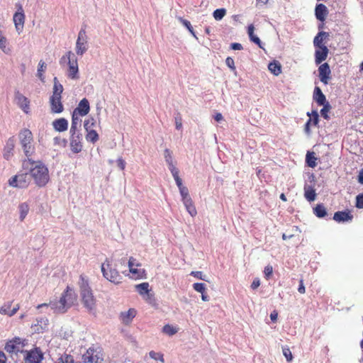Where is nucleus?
Listing matches in <instances>:
<instances>
[{"instance_id":"22","label":"nucleus","mask_w":363,"mask_h":363,"mask_svg":"<svg viewBox=\"0 0 363 363\" xmlns=\"http://www.w3.org/2000/svg\"><path fill=\"white\" fill-rule=\"evenodd\" d=\"M328 14V10L323 4H318L315 8V16L317 20L323 22Z\"/></svg>"},{"instance_id":"55","label":"nucleus","mask_w":363,"mask_h":363,"mask_svg":"<svg viewBox=\"0 0 363 363\" xmlns=\"http://www.w3.org/2000/svg\"><path fill=\"white\" fill-rule=\"evenodd\" d=\"M273 273V267L272 265H267L264 267V274L267 279H269Z\"/></svg>"},{"instance_id":"3","label":"nucleus","mask_w":363,"mask_h":363,"mask_svg":"<svg viewBox=\"0 0 363 363\" xmlns=\"http://www.w3.org/2000/svg\"><path fill=\"white\" fill-rule=\"evenodd\" d=\"M75 299L76 294L74 290L67 286L59 301H50V308L55 313H64L71 307Z\"/></svg>"},{"instance_id":"5","label":"nucleus","mask_w":363,"mask_h":363,"mask_svg":"<svg viewBox=\"0 0 363 363\" xmlns=\"http://www.w3.org/2000/svg\"><path fill=\"white\" fill-rule=\"evenodd\" d=\"M101 270L103 277L108 281L116 285L122 283V275L113 265L111 260L109 259L106 258V260L101 264Z\"/></svg>"},{"instance_id":"13","label":"nucleus","mask_w":363,"mask_h":363,"mask_svg":"<svg viewBox=\"0 0 363 363\" xmlns=\"http://www.w3.org/2000/svg\"><path fill=\"white\" fill-rule=\"evenodd\" d=\"M88 50L87 36L86 33L85 26L82 27L76 42V53L78 55H83Z\"/></svg>"},{"instance_id":"59","label":"nucleus","mask_w":363,"mask_h":363,"mask_svg":"<svg viewBox=\"0 0 363 363\" xmlns=\"http://www.w3.org/2000/svg\"><path fill=\"white\" fill-rule=\"evenodd\" d=\"M167 165H168V168H169V169L171 172L172 175H174V174H177L179 173V169L174 166L173 162L167 164Z\"/></svg>"},{"instance_id":"11","label":"nucleus","mask_w":363,"mask_h":363,"mask_svg":"<svg viewBox=\"0 0 363 363\" xmlns=\"http://www.w3.org/2000/svg\"><path fill=\"white\" fill-rule=\"evenodd\" d=\"M128 268L129 272L132 274V277L135 279H140L146 278L147 274L145 269L139 268L135 269V267H141V263L137 261V259L130 257L128 259Z\"/></svg>"},{"instance_id":"30","label":"nucleus","mask_w":363,"mask_h":363,"mask_svg":"<svg viewBox=\"0 0 363 363\" xmlns=\"http://www.w3.org/2000/svg\"><path fill=\"white\" fill-rule=\"evenodd\" d=\"M14 140L13 138H9V140L6 141V144L4 147V157L6 160H9V158L13 155L12 152L14 149Z\"/></svg>"},{"instance_id":"46","label":"nucleus","mask_w":363,"mask_h":363,"mask_svg":"<svg viewBox=\"0 0 363 363\" xmlns=\"http://www.w3.org/2000/svg\"><path fill=\"white\" fill-rule=\"evenodd\" d=\"M226 10L225 9H217L213 13V16L216 21H220L225 15Z\"/></svg>"},{"instance_id":"14","label":"nucleus","mask_w":363,"mask_h":363,"mask_svg":"<svg viewBox=\"0 0 363 363\" xmlns=\"http://www.w3.org/2000/svg\"><path fill=\"white\" fill-rule=\"evenodd\" d=\"M306 115L309 116V118L304 125V133L308 136H310L311 135V123H313V125L318 126L320 119L317 110H313L311 112H307Z\"/></svg>"},{"instance_id":"21","label":"nucleus","mask_w":363,"mask_h":363,"mask_svg":"<svg viewBox=\"0 0 363 363\" xmlns=\"http://www.w3.org/2000/svg\"><path fill=\"white\" fill-rule=\"evenodd\" d=\"M150 285L147 282H143L135 286L136 291L138 294L143 296L146 301H150L153 297L152 294H150Z\"/></svg>"},{"instance_id":"47","label":"nucleus","mask_w":363,"mask_h":363,"mask_svg":"<svg viewBox=\"0 0 363 363\" xmlns=\"http://www.w3.org/2000/svg\"><path fill=\"white\" fill-rule=\"evenodd\" d=\"M164 160L167 164L172 163L173 162V157H172V151L166 148L164 151Z\"/></svg>"},{"instance_id":"20","label":"nucleus","mask_w":363,"mask_h":363,"mask_svg":"<svg viewBox=\"0 0 363 363\" xmlns=\"http://www.w3.org/2000/svg\"><path fill=\"white\" fill-rule=\"evenodd\" d=\"M315 62L316 65L321 64L325 61L328 55L329 50L327 46H320L315 48Z\"/></svg>"},{"instance_id":"10","label":"nucleus","mask_w":363,"mask_h":363,"mask_svg":"<svg viewBox=\"0 0 363 363\" xmlns=\"http://www.w3.org/2000/svg\"><path fill=\"white\" fill-rule=\"evenodd\" d=\"M29 174L28 172H21L12 177L9 180V185L20 189L28 187L30 183Z\"/></svg>"},{"instance_id":"28","label":"nucleus","mask_w":363,"mask_h":363,"mask_svg":"<svg viewBox=\"0 0 363 363\" xmlns=\"http://www.w3.org/2000/svg\"><path fill=\"white\" fill-rule=\"evenodd\" d=\"M329 37V33L325 31H319L313 39V45L315 48L325 46L323 42Z\"/></svg>"},{"instance_id":"8","label":"nucleus","mask_w":363,"mask_h":363,"mask_svg":"<svg viewBox=\"0 0 363 363\" xmlns=\"http://www.w3.org/2000/svg\"><path fill=\"white\" fill-rule=\"evenodd\" d=\"M68 60L69 70L67 73V76L69 78L72 79H76L79 78L78 75V65L77 59L75 58L74 55L71 52H67L60 59V63Z\"/></svg>"},{"instance_id":"32","label":"nucleus","mask_w":363,"mask_h":363,"mask_svg":"<svg viewBox=\"0 0 363 363\" xmlns=\"http://www.w3.org/2000/svg\"><path fill=\"white\" fill-rule=\"evenodd\" d=\"M53 91L52 95L51 96L54 97H62V94L63 92V86L59 82L57 78L55 77L53 79Z\"/></svg>"},{"instance_id":"34","label":"nucleus","mask_w":363,"mask_h":363,"mask_svg":"<svg viewBox=\"0 0 363 363\" xmlns=\"http://www.w3.org/2000/svg\"><path fill=\"white\" fill-rule=\"evenodd\" d=\"M182 202L186 211L191 216H194V215L196 214V210L191 197L182 199Z\"/></svg>"},{"instance_id":"63","label":"nucleus","mask_w":363,"mask_h":363,"mask_svg":"<svg viewBox=\"0 0 363 363\" xmlns=\"http://www.w3.org/2000/svg\"><path fill=\"white\" fill-rule=\"evenodd\" d=\"M260 285V281L259 279H255L253 280L252 283L251 284V288L252 289H257Z\"/></svg>"},{"instance_id":"27","label":"nucleus","mask_w":363,"mask_h":363,"mask_svg":"<svg viewBox=\"0 0 363 363\" xmlns=\"http://www.w3.org/2000/svg\"><path fill=\"white\" fill-rule=\"evenodd\" d=\"M81 123H82V120L79 118V116L72 114V123H71L69 133H73V134L81 133H80Z\"/></svg>"},{"instance_id":"7","label":"nucleus","mask_w":363,"mask_h":363,"mask_svg":"<svg viewBox=\"0 0 363 363\" xmlns=\"http://www.w3.org/2000/svg\"><path fill=\"white\" fill-rule=\"evenodd\" d=\"M28 345V340L19 337H15L8 340L4 346V350L10 354H18V353L24 354V347Z\"/></svg>"},{"instance_id":"50","label":"nucleus","mask_w":363,"mask_h":363,"mask_svg":"<svg viewBox=\"0 0 363 363\" xmlns=\"http://www.w3.org/2000/svg\"><path fill=\"white\" fill-rule=\"evenodd\" d=\"M283 354L286 357L287 362H291L293 359L292 353L289 347H284L282 350Z\"/></svg>"},{"instance_id":"9","label":"nucleus","mask_w":363,"mask_h":363,"mask_svg":"<svg viewBox=\"0 0 363 363\" xmlns=\"http://www.w3.org/2000/svg\"><path fill=\"white\" fill-rule=\"evenodd\" d=\"M44 354L40 347H35L30 350H26L23 354V363H41Z\"/></svg>"},{"instance_id":"15","label":"nucleus","mask_w":363,"mask_h":363,"mask_svg":"<svg viewBox=\"0 0 363 363\" xmlns=\"http://www.w3.org/2000/svg\"><path fill=\"white\" fill-rule=\"evenodd\" d=\"M82 133H70V148L73 153H79L82 151Z\"/></svg>"},{"instance_id":"33","label":"nucleus","mask_w":363,"mask_h":363,"mask_svg":"<svg viewBox=\"0 0 363 363\" xmlns=\"http://www.w3.org/2000/svg\"><path fill=\"white\" fill-rule=\"evenodd\" d=\"M269 70L275 76H278L281 73V65L277 60H273L268 65Z\"/></svg>"},{"instance_id":"12","label":"nucleus","mask_w":363,"mask_h":363,"mask_svg":"<svg viewBox=\"0 0 363 363\" xmlns=\"http://www.w3.org/2000/svg\"><path fill=\"white\" fill-rule=\"evenodd\" d=\"M15 6L16 9V11L13 16V21L16 31L18 33H21L23 29L26 16L23 9V6L21 3H16Z\"/></svg>"},{"instance_id":"19","label":"nucleus","mask_w":363,"mask_h":363,"mask_svg":"<svg viewBox=\"0 0 363 363\" xmlns=\"http://www.w3.org/2000/svg\"><path fill=\"white\" fill-rule=\"evenodd\" d=\"M12 303L13 301L4 303V305L0 307V313L10 317L14 315L19 310L20 305L17 303L12 309H11Z\"/></svg>"},{"instance_id":"2","label":"nucleus","mask_w":363,"mask_h":363,"mask_svg":"<svg viewBox=\"0 0 363 363\" xmlns=\"http://www.w3.org/2000/svg\"><path fill=\"white\" fill-rule=\"evenodd\" d=\"M78 285L83 306L89 312L94 311L96 306V300L94 296L91 288L89 286L88 278L84 274H81L79 276Z\"/></svg>"},{"instance_id":"37","label":"nucleus","mask_w":363,"mask_h":363,"mask_svg":"<svg viewBox=\"0 0 363 363\" xmlns=\"http://www.w3.org/2000/svg\"><path fill=\"white\" fill-rule=\"evenodd\" d=\"M316 160L313 152H308L306 156V163L309 167L313 168L316 166Z\"/></svg>"},{"instance_id":"52","label":"nucleus","mask_w":363,"mask_h":363,"mask_svg":"<svg viewBox=\"0 0 363 363\" xmlns=\"http://www.w3.org/2000/svg\"><path fill=\"white\" fill-rule=\"evenodd\" d=\"M355 206L359 209L363 208V193H361L356 196Z\"/></svg>"},{"instance_id":"49","label":"nucleus","mask_w":363,"mask_h":363,"mask_svg":"<svg viewBox=\"0 0 363 363\" xmlns=\"http://www.w3.org/2000/svg\"><path fill=\"white\" fill-rule=\"evenodd\" d=\"M225 64L230 69L231 71H233L235 73H236V69H235V67L234 60L232 57H228L225 59Z\"/></svg>"},{"instance_id":"42","label":"nucleus","mask_w":363,"mask_h":363,"mask_svg":"<svg viewBox=\"0 0 363 363\" xmlns=\"http://www.w3.org/2000/svg\"><path fill=\"white\" fill-rule=\"evenodd\" d=\"M321 106H323V108L320 109V115L324 119L328 120L330 117L328 113L332 108L331 105L329 102H327Z\"/></svg>"},{"instance_id":"29","label":"nucleus","mask_w":363,"mask_h":363,"mask_svg":"<svg viewBox=\"0 0 363 363\" xmlns=\"http://www.w3.org/2000/svg\"><path fill=\"white\" fill-rule=\"evenodd\" d=\"M254 30H255V27H254V26L252 24H250V25L248 26L247 33H248L250 40L252 42H253L255 44L258 45L259 48L263 49V43L260 40L259 37H257L256 35H255Z\"/></svg>"},{"instance_id":"16","label":"nucleus","mask_w":363,"mask_h":363,"mask_svg":"<svg viewBox=\"0 0 363 363\" xmlns=\"http://www.w3.org/2000/svg\"><path fill=\"white\" fill-rule=\"evenodd\" d=\"M90 111V105L87 99H82L77 108H75L72 112V114H74L78 116H84L89 113Z\"/></svg>"},{"instance_id":"64","label":"nucleus","mask_w":363,"mask_h":363,"mask_svg":"<svg viewBox=\"0 0 363 363\" xmlns=\"http://www.w3.org/2000/svg\"><path fill=\"white\" fill-rule=\"evenodd\" d=\"M357 180L359 184H363V168L359 171Z\"/></svg>"},{"instance_id":"23","label":"nucleus","mask_w":363,"mask_h":363,"mask_svg":"<svg viewBox=\"0 0 363 363\" xmlns=\"http://www.w3.org/2000/svg\"><path fill=\"white\" fill-rule=\"evenodd\" d=\"M62 97L50 96V104L51 111L55 113H60L63 111L64 108L61 101Z\"/></svg>"},{"instance_id":"60","label":"nucleus","mask_w":363,"mask_h":363,"mask_svg":"<svg viewBox=\"0 0 363 363\" xmlns=\"http://www.w3.org/2000/svg\"><path fill=\"white\" fill-rule=\"evenodd\" d=\"M230 48L234 50H240L242 49V46L239 43H233L230 44Z\"/></svg>"},{"instance_id":"51","label":"nucleus","mask_w":363,"mask_h":363,"mask_svg":"<svg viewBox=\"0 0 363 363\" xmlns=\"http://www.w3.org/2000/svg\"><path fill=\"white\" fill-rule=\"evenodd\" d=\"M150 357L155 360H160L161 362H164V358L163 354L159 352H155V351H150Z\"/></svg>"},{"instance_id":"25","label":"nucleus","mask_w":363,"mask_h":363,"mask_svg":"<svg viewBox=\"0 0 363 363\" xmlns=\"http://www.w3.org/2000/svg\"><path fill=\"white\" fill-rule=\"evenodd\" d=\"M313 100L315 101L318 106H321L322 104L328 102L321 89L318 86H315L314 88Z\"/></svg>"},{"instance_id":"36","label":"nucleus","mask_w":363,"mask_h":363,"mask_svg":"<svg viewBox=\"0 0 363 363\" xmlns=\"http://www.w3.org/2000/svg\"><path fill=\"white\" fill-rule=\"evenodd\" d=\"M313 213L319 218H323L327 215V210L323 203H318L313 208Z\"/></svg>"},{"instance_id":"53","label":"nucleus","mask_w":363,"mask_h":363,"mask_svg":"<svg viewBox=\"0 0 363 363\" xmlns=\"http://www.w3.org/2000/svg\"><path fill=\"white\" fill-rule=\"evenodd\" d=\"M179 190L182 196V200L190 197L189 189L186 186H184L183 187H181L179 189Z\"/></svg>"},{"instance_id":"24","label":"nucleus","mask_w":363,"mask_h":363,"mask_svg":"<svg viewBox=\"0 0 363 363\" xmlns=\"http://www.w3.org/2000/svg\"><path fill=\"white\" fill-rule=\"evenodd\" d=\"M353 216L349 211H337L334 213L333 219L338 223H344L351 220Z\"/></svg>"},{"instance_id":"35","label":"nucleus","mask_w":363,"mask_h":363,"mask_svg":"<svg viewBox=\"0 0 363 363\" xmlns=\"http://www.w3.org/2000/svg\"><path fill=\"white\" fill-rule=\"evenodd\" d=\"M136 315V311L133 308L129 309L128 311L121 313V317L123 323L128 324Z\"/></svg>"},{"instance_id":"40","label":"nucleus","mask_w":363,"mask_h":363,"mask_svg":"<svg viewBox=\"0 0 363 363\" xmlns=\"http://www.w3.org/2000/svg\"><path fill=\"white\" fill-rule=\"evenodd\" d=\"M0 49L6 54H9L11 52V49L7 47V40L6 37L2 35V32L0 30Z\"/></svg>"},{"instance_id":"1","label":"nucleus","mask_w":363,"mask_h":363,"mask_svg":"<svg viewBox=\"0 0 363 363\" xmlns=\"http://www.w3.org/2000/svg\"><path fill=\"white\" fill-rule=\"evenodd\" d=\"M23 167L29 169L30 175L38 187L45 186L49 182L48 169L41 161H35L32 158H28L23 160Z\"/></svg>"},{"instance_id":"39","label":"nucleus","mask_w":363,"mask_h":363,"mask_svg":"<svg viewBox=\"0 0 363 363\" xmlns=\"http://www.w3.org/2000/svg\"><path fill=\"white\" fill-rule=\"evenodd\" d=\"M20 219L23 220L29 211V206L26 203H22L18 206Z\"/></svg>"},{"instance_id":"61","label":"nucleus","mask_w":363,"mask_h":363,"mask_svg":"<svg viewBox=\"0 0 363 363\" xmlns=\"http://www.w3.org/2000/svg\"><path fill=\"white\" fill-rule=\"evenodd\" d=\"M296 237H298V234H295V233H292V234H288V233H283L282 235V238L283 240H286V239H289V238H294Z\"/></svg>"},{"instance_id":"62","label":"nucleus","mask_w":363,"mask_h":363,"mask_svg":"<svg viewBox=\"0 0 363 363\" xmlns=\"http://www.w3.org/2000/svg\"><path fill=\"white\" fill-rule=\"evenodd\" d=\"M299 282H300V284H299V286H298V292L300 294H303L306 292V289H305V286L303 285V280L301 279Z\"/></svg>"},{"instance_id":"6","label":"nucleus","mask_w":363,"mask_h":363,"mask_svg":"<svg viewBox=\"0 0 363 363\" xmlns=\"http://www.w3.org/2000/svg\"><path fill=\"white\" fill-rule=\"evenodd\" d=\"M104 357L102 347L98 345H92L83 354L82 360L84 363H102Z\"/></svg>"},{"instance_id":"26","label":"nucleus","mask_w":363,"mask_h":363,"mask_svg":"<svg viewBox=\"0 0 363 363\" xmlns=\"http://www.w3.org/2000/svg\"><path fill=\"white\" fill-rule=\"evenodd\" d=\"M52 126L55 130L63 132L67 130L68 128V121L64 118H60L52 122Z\"/></svg>"},{"instance_id":"31","label":"nucleus","mask_w":363,"mask_h":363,"mask_svg":"<svg viewBox=\"0 0 363 363\" xmlns=\"http://www.w3.org/2000/svg\"><path fill=\"white\" fill-rule=\"evenodd\" d=\"M304 196L306 199L309 202L315 201L316 198L315 189L312 186H309L306 184L304 186Z\"/></svg>"},{"instance_id":"18","label":"nucleus","mask_w":363,"mask_h":363,"mask_svg":"<svg viewBox=\"0 0 363 363\" xmlns=\"http://www.w3.org/2000/svg\"><path fill=\"white\" fill-rule=\"evenodd\" d=\"M319 79L324 84H328V80L330 79L331 70L328 63L324 62L320 64L318 67Z\"/></svg>"},{"instance_id":"58","label":"nucleus","mask_w":363,"mask_h":363,"mask_svg":"<svg viewBox=\"0 0 363 363\" xmlns=\"http://www.w3.org/2000/svg\"><path fill=\"white\" fill-rule=\"evenodd\" d=\"M116 163H117V165H118V167H119V169L121 170H124L125 169L126 163H125V160L122 157H119L116 160Z\"/></svg>"},{"instance_id":"48","label":"nucleus","mask_w":363,"mask_h":363,"mask_svg":"<svg viewBox=\"0 0 363 363\" xmlns=\"http://www.w3.org/2000/svg\"><path fill=\"white\" fill-rule=\"evenodd\" d=\"M193 288L195 291L201 294L206 292V284L203 283H195L193 284Z\"/></svg>"},{"instance_id":"43","label":"nucleus","mask_w":363,"mask_h":363,"mask_svg":"<svg viewBox=\"0 0 363 363\" xmlns=\"http://www.w3.org/2000/svg\"><path fill=\"white\" fill-rule=\"evenodd\" d=\"M56 363H74V359L73 356L64 354L57 359Z\"/></svg>"},{"instance_id":"38","label":"nucleus","mask_w":363,"mask_h":363,"mask_svg":"<svg viewBox=\"0 0 363 363\" xmlns=\"http://www.w3.org/2000/svg\"><path fill=\"white\" fill-rule=\"evenodd\" d=\"M86 140L91 143H95L99 140V135L96 130L90 129L86 130Z\"/></svg>"},{"instance_id":"4","label":"nucleus","mask_w":363,"mask_h":363,"mask_svg":"<svg viewBox=\"0 0 363 363\" xmlns=\"http://www.w3.org/2000/svg\"><path fill=\"white\" fill-rule=\"evenodd\" d=\"M18 138L21 148L24 155L28 158H31L35 152L34 139L32 132L28 128H23L18 133Z\"/></svg>"},{"instance_id":"56","label":"nucleus","mask_w":363,"mask_h":363,"mask_svg":"<svg viewBox=\"0 0 363 363\" xmlns=\"http://www.w3.org/2000/svg\"><path fill=\"white\" fill-rule=\"evenodd\" d=\"M95 121L94 118L86 120L84 123V127L86 130H89L91 129V128L94 125Z\"/></svg>"},{"instance_id":"45","label":"nucleus","mask_w":363,"mask_h":363,"mask_svg":"<svg viewBox=\"0 0 363 363\" xmlns=\"http://www.w3.org/2000/svg\"><path fill=\"white\" fill-rule=\"evenodd\" d=\"M45 67H46V65H45V62H43V60H40L38 63L37 76L39 77V79L42 82H44V80H45V77L43 73L45 71Z\"/></svg>"},{"instance_id":"41","label":"nucleus","mask_w":363,"mask_h":363,"mask_svg":"<svg viewBox=\"0 0 363 363\" xmlns=\"http://www.w3.org/2000/svg\"><path fill=\"white\" fill-rule=\"evenodd\" d=\"M179 21L181 22V23L188 29V30L190 32V33H191V35H193L196 39H198V38H197V36H196V33H195V32H194V29H193V27H192V26H191V24L190 21H189L188 20L184 19V18H182V17H179Z\"/></svg>"},{"instance_id":"44","label":"nucleus","mask_w":363,"mask_h":363,"mask_svg":"<svg viewBox=\"0 0 363 363\" xmlns=\"http://www.w3.org/2000/svg\"><path fill=\"white\" fill-rule=\"evenodd\" d=\"M162 332L169 336H172L178 332V328L167 324L162 328Z\"/></svg>"},{"instance_id":"17","label":"nucleus","mask_w":363,"mask_h":363,"mask_svg":"<svg viewBox=\"0 0 363 363\" xmlns=\"http://www.w3.org/2000/svg\"><path fill=\"white\" fill-rule=\"evenodd\" d=\"M15 101L17 105L26 113H28L30 109V101L19 91H15Z\"/></svg>"},{"instance_id":"57","label":"nucleus","mask_w":363,"mask_h":363,"mask_svg":"<svg viewBox=\"0 0 363 363\" xmlns=\"http://www.w3.org/2000/svg\"><path fill=\"white\" fill-rule=\"evenodd\" d=\"M172 177H174L176 184L179 189L184 186L182 184V179L179 177V174L172 175Z\"/></svg>"},{"instance_id":"54","label":"nucleus","mask_w":363,"mask_h":363,"mask_svg":"<svg viewBox=\"0 0 363 363\" xmlns=\"http://www.w3.org/2000/svg\"><path fill=\"white\" fill-rule=\"evenodd\" d=\"M54 144L59 145L62 147H66L67 144V140L65 138H61L60 137H55L54 138Z\"/></svg>"}]
</instances>
